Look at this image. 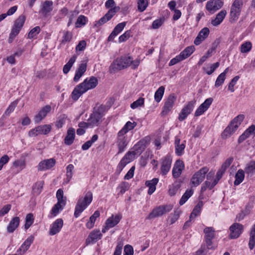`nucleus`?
Instances as JSON below:
<instances>
[{"label":"nucleus","instance_id":"nucleus-1","mask_svg":"<svg viewBox=\"0 0 255 255\" xmlns=\"http://www.w3.org/2000/svg\"><path fill=\"white\" fill-rule=\"evenodd\" d=\"M98 83V79L94 76L86 78L82 83L75 87L71 94L72 99L75 101L78 100L87 91L95 88Z\"/></svg>","mask_w":255,"mask_h":255},{"label":"nucleus","instance_id":"nucleus-2","mask_svg":"<svg viewBox=\"0 0 255 255\" xmlns=\"http://www.w3.org/2000/svg\"><path fill=\"white\" fill-rule=\"evenodd\" d=\"M106 111L107 109L105 105L97 104L94 108L93 113L88 119L90 127L99 126L102 122V118Z\"/></svg>","mask_w":255,"mask_h":255},{"label":"nucleus","instance_id":"nucleus-3","mask_svg":"<svg viewBox=\"0 0 255 255\" xmlns=\"http://www.w3.org/2000/svg\"><path fill=\"white\" fill-rule=\"evenodd\" d=\"M92 200L93 194L91 191L87 192L84 197H80L75 206L74 217L76 218H78L91 204Z\"/></svg>","mask_w":255,"mask_h":255},{"label":"nucleus","instance_id":"nucleus-4","mask_svg":"<svg viewBox=\"0 0 255 255\" xmlns=\"http://www.w3.org/2000/svg\"><path fill=\"white\" fill-rule=\"evenodd\" d=\"M132 63V57L123 56L115 60L110 67L111 73L121 70L129 66Z\"/></svg>","mask_w":255,"mask_h":255},{"label":"nucleus","instance_id":"nucleus-5","mask_svg":"<svg viewBox=\"0 0 255 255\" xmlns=\"http://www.w3.org/2000/svg\"><path fill=\"white\" fill-rule=\"evenodd\" d=\"M244 3L243 0H234L231 6L230 16L231 21H237L242 11Z\"/></svg>","mask_w":255,"mask_h":255},{"label":"nucleus","instance_id":"nucleus-6","mask_svg":"<svg viewBox=\"0 0 255 255\" xmlns=\"http://www.w3.org/2000/svg\"><path fill=\"white\" fill-rule=\"evenodd\" d=\"M172 209V206L170 205L159 206L152 210L146 217V219L151 220L161 216L163 214L169 212Z\"/></svg>","mask_w":255,"mask_h":255},{"label":"nucleus","instance_id":"nucleus-7","mask_svg":"<svg viewBox=\"0 0 255 255\" xmlns=\"http://www.w3.org/2000/svg\"><path fill=\"white\" fill-rule=\"evenodd\" d=\"M209 169L206 167H204L199 171L195 172L191 179V183L194 187L198 186L205 179V175Z\"/></svg>","mask_w":255,"mask_h":255},{"label":"nucleus","instance_id":"nucleus-8","mask_svg":"<svg viewBox=\"0 0 255 255\" xmlns=\"http://www.w3.org/2000/svg\"><path fill=\"white\" fill-rule=\"evenodd\" d=\"M120 9L119 6H115L114 8H111L104 16L101 17L98 21H95V26L98 27L106 23L111 19Z\"/></svg>","mask_w":255,"mask_h":255},{"label":"nucleus","instance_id":"nucleus-9","mask_svg":"<svg viewBox=\"0 0 255 255\" xmlns=\"http://www.w3.org/2000/svg\"><path fill=\"white\" fill-rule=\"evenodd\" d=\"M215 230L213 227H206L204 230V233L205 234V239L206 242V250L212 249V239L215 236Z\"/></svg>","mask_w":255,"mask_h":255},{"label":"nucleus","instance_id":"nucleus-10","mask_svg":"<svg viewBox=\"0 0 255 255\" xmlns=\"http://www.w3.org/2000/svg\"><path fill=\"white\" fill-rule=\"evenodd\" d=\"M195 103L196 101L194 100L188 102L187 105L184 107L179 115L178 119L180 121L185 120L192 112L194 108Z\"/></svg>","mask_w":255,"mask_h":255},{"label":"nucleus","instance_id":"nucleus-11","mask_svg":"<svg viewBox=\"0 0 255 255\" xmlns=\"http://www.w3.org/2000/svg\"><path fill=\"white\" fill-rule=\"evenodd\" d=\"M176 97L174 94H170L165 102L162 108L161 114L162 115H167L172 109L174 103L176 101Z\"/></svg>","mask_w":255,"mask_h":255},{"label":"nucleus","instance_id":"nucleus-12","mask_svg":"<svg viewBox=\"0 0 255 255\" xmlns=\"http://www.w3.org/2000/svg\"><path fill=\"white\" fill-rule=\"evenodd\" d=\"M127 137L124 134H120V132H118L117 145L118 148V153H121L124 151L126 146L128 145Z\"/></svg>","mask_w":255,"mask_h":255},{"label":"nucleus","instance_id":"nucleus-13","mask_svg":"<svg viewBox=\"0 0 255 255\" xmlns=\"http://www.w3.org/2000/svg\"><path fill=\"white\" fill-rule=\"evenodd\" d=\"M25 21V16L24 15H20L14 21V25L11 29L12 35H17Z\"/></svg>","mask_w":255,"mask_h":255},{"label":"nucleus","instance_id":"nucleus-14","mask_svg":"<svg viewBox=\"0 0 255 255\" xmlns=\"http://www.w3.org/2000/svg\"><path fill=\"white\" fill-rule=\"evenodd\" d=\"M244 227L242 224L234 223L230 228V237L231 239H237L243 231Z\"/></svg>","mask_w":255,"mask_h":255},{"label":"nucleus","instance_id":"nucleus-15","mask_svg":"<svg viewBox=\"0 0 255 255\" xmlns=\"http://www.w3.org/2000/svg\"><path fill=\"white\" fill-rule=\"evenodd\" d=\"M172 158L169 156H166L161 159L160 167L161 173L163 175L167 174L171 168Z\"/></svg>","mask_w":255,"mask_h":255},{"label":"nucleus","instance_id":"nucleus-16","mask_svg":"<svg viewBox=\"0 0 255 255\" xmlns=\"http://www.w3.org/2000/svg\"><path fill=\"white\" fill-rule=\"evenodd\" d=\"M223 5V2L221 0H210L207 2L206 9L210 12L213 13L221 8Z\"/></svg>","mask_w":255,"mask_h":255},{"label":"nucleus","instance_id":"nucleus-17","mask_svg":"<svg viewBox=\"0 0 255 255\" xmlns=\"http://www.w3.org/2000/svg\"><path fill=\"white\" fill-rule=\"evenodd\" d=\"M56 163L54 158L45 159L40 162L37 166L39 171H44L51 169Z\"/></svg>","mask_w":255,"mask_h":255},{"label":"nucleus","instance_id":"nucleus-18","mask_svg":"<svg viewBox=\"0 0 255 255\" xmlns=\"http://www.w3.org/2000/svg\"><path fill=\"white\" fill-rule=\"evenodd\" d=\"M63 226V221L62 219H56L51 225L49 234L53 236L58 233Z\"/></svg>","mask_w":255,"mask_h":255},{"label":"nucleus","instance_id":"nucleus-19","mask_svg":"<svg viewBox=\"0 0 255 255\" xmlns=\"http://www.w3.org/2000/svg\"><path fill=\"white\" fill-rule=\"evenodd\" d=\"M102 234L100 230H94L89 235L86 240L87 245L90 244H94L101 239Z\"/></svg>","mask_w":255,"mask_h":255},{"label":"nucleus","instance_id":"nucleus-20","mask_svg":"<svg viewBox=\"0 0 255 255\" xmlns=\"http://www.w3.org/2000/svg\"><path fill=\"white\" fill-rule=\"evenodd\" d=\"M184 164L183 162L180 160H177L174 165L172 169V175L175 178L179 177L184 169Z\"/></svg>","mask_w":255,"mask_h":255},{"label":"nucleus","instance_id":"nucleus-21","mask_svg":"<svg viewBox=\"0 0 255 255\" xmlns=\"http://www.w3.org/2000/svg\"><path fill=\"white\" fill-rule=\"evenodd\" d=\"M209 32V29L207 27H204L202 29L195 38L194 43L196 45L200 44L208 36Z\"/></svg>","mask_w":255,"mask_h":255},{"label":"nucleus","instance_id":"nucleus-22","mask_svg":"<svg viewBox=\"0 0 255 255\" xmlns=\"http://www.w3.org/2000/svg\"><path fill=\"white\" fill-rule=\"evenodd\" d=\"M53 2L51 0H45L42 3L40 12L44 15L47 16L53 10Z\"/></svg>","mask_w":255,"mask_h":255},{"label":"nucleus","instance_id":"nucleus-23","mask_svg":"<svg viewBox=\"0 0 255 255\" xmlns=\"http://www.w3.org/2000/svg\"><path fill=\"white\" fill-rule=\"evenodd\" d=\"M127 22H123L118 24L110 35L109 36L108 40L109 41H113L116 36H117L124 28L126 25Z\"/></svg>","mask_w":255,"mask_h":255},{"label":"nucleus","instance_id":"nucleus-24","mask_svg":"<svg viewBox=\"0 0 255 255\" xmlns=\"http://www.w3.org/2000/svg\"><path fill=\"white\" fill-rule=\"evenodd\" d=\"M51 109V108L49 105H46L43 107L38 114L34 117L35 122L36 123H39L50 112Z\"/></svg>","mask_w":255,"mask_h":255},{"label":"nucleus","instance_id":"nucleus-25","mask_svg":"<svg viewBox=\"0 0 255 255\" xmlns=\"http://www.w3.org/2000/svg\"><path fill=\"white\" fill-rule=\"evenodd\" d=\"M185 141L180 143V139L178 136H175V153L178 156L182 155L184 153V150L185 148Z\"/></svg>","mask_w":255,"mask_h":255},{"label":"nucleus","instance_id":"nucleus-26","mask_svg":"<svg viewBox=\"0 0 255 255\" xmlns=\"http://www.w3.org/2000/svg\"><path fill=\"white\" fill-rule=\"evenodd\" d=\"M34 240V236L32 235L30 236L21 245L20 248L17 251V252L18 253L19 252H22V254L24 253L28 250L31 244L33 242Z\"/></svg>","mask_w":255,"mask_h":255},{"label":"nucleus","instance_id":"nucleus-27","mask_svg":"<svg viewBox=\"0 0 255 255\" xmlns=\"http://www.w3.org/2000/svg\"><path fill=\"white\" fill-rule=\"evenodd\" d=\"M87 70V64L85 63H81L76 70L75 75L73 80L78 82L80 78L83 76Z\"/></svg>","mask_w":255,"mask_h":255},{"label":"nucleus","instance_id":"nucleus-28","mask_svg":"<svg viewBox=\"0 0 255 255\" xmlns=\"http://www.w3.org/2000/svg\"><path fill=\"white\" fill-rule=\"evenodd\" d=\"M75 136V130L73 128H69L67 130V135L64 139V143L67 145H71Z\"/></svg>","mask_w":255,"mask_h":255},{"label":"nucleus","instance_id":"nucleus-29","mask_svg":"<svg viewBox=\"0 0 255 255\" xmlns=\"http://www.w3.org/2000/svg\"><path fill=\"white\" fill-rule=\"evenodd\" d=\"M20 219L18 217L13 218L10 221L7 227V231L8 233H13L15 229L19 226Z\"/></svg>","mask_w":255,"mask_h":255},{"label":"nucleus","instance_id":"nucleus-30","mask_svg":"<svg viewBox=\"0 0 255 255\" xmlns=\"http://www.w3.org/2000/svg\"><path fill=\"white\" fill-rule=\"evenodd\" d=\"M226 14V10H222L217 14L216 18L212 20L211 24L215 26H218L223 21Z\"/></svg>","mask_w":255,"mask_h":255},{"label":"nucleus","instance_id":"nucleus-31","mask_svg":"<svg viewBox=\"0 0 255 255\" xmlns=\"http://www.w3.org/2000/svg\"><path fill=\"white\" fill-rule=\"evenodd\" d=\"M159 179L157 178H153L151 180H148L145 182V185L148 187V194L151 195L156 189V185L158 182Z\"/></svg>","mask_w":255,"mask_h":255},{"label":"nucleus","instance_id":"nucleus-32","mask_svg":"<svg viewBox=\"0 0 255 255\" xmlns=\"http://www.w3.org/2000/svg\"><path fill=\"white\" fill-rule=\"evenodd\" d=\"M203 205V201H200L198 203L190 215V219H195L197 216L200 215Z\"/></svg>","mask_w":255,"mask_h":255},{"label":"nucleus","instance_id":"nucleus-33","mask_svg":"<svg viewBox=\"0 0 255 255\" xmlns=\"http://www.w3.org/2000/svg\"><path fill=\"white\" fill-rule=\"evenodd\" d=\"M145 145L144 140H140L135 144L132 149L137 155H140L145 149Z\"/></svg>","mask_w":255,"mask_h":255},{"label":"nucleus","instance_id":"nucleus-34","mask_svg":"<svg viewBox=\"0 0 255 255\" xmlns=\"http://www.w3.org/2000/svg\"><path fill=\"white\" fill-rule=\"evenodd\" d=\"M136 123L135 122H128L124 127L119 131L120 134H126L128 131L133 129L136 126Z\"/></svg>","mask_w":255,"mask_h":255},{"label":"nucleus","instance_id":"nucleus-35","mask_svg":"<svg viewBox=\"0 0 255 255\" xmlns=\"http://www.w3.org/2000/svg\"><path fill=\"white\" fill-rule=\"evenodd\" d=\"M100 215V212L98 210L96 211L94 214L90 217L89 221L86 223V227L89 229H92L94 226L96 219L99 218Z\"/></svg>","mask_w":255,"mask_h":255},{"label":"nucleus","instance_id":"nucleus-36","mask_svg":"<svg viewBox=\"0 0 255 255\" xmlns=\"http://www.w3.org/2000/svg\"><path fill=\"white\" fill-rule=\"evenodd\" d=\"M237 128H235L234 126L231 123L225 128L222 133L223 138H227L233 133Z\"/></svg>","mask_w":255,"mask_h":255},{"label":"nucleus","instance_id":"nucleus-37","mask_svg":"<svg viewBox=\"0 0 255 255\" xmlns=\"http://www.w3.org/2000/svg\"><path fill=\"white\" fill-rule=\"evenodd\" d=\"M195 51V47L194 46H190L187 47L183 51H182L179 54L182 57L183 60L185 59L190 56Z\"/></svg>","mask_w":255,"mask_h":255},{"label":"nucleus","instance_id":"nucleus-38","mask_svg":"<svg viewBox=\"0 0 255 255\" xmlns=\"http://www.w3.org/2000/svg\"><path fill=\"white\" fill-rule=\"evenodd\" d=\"M13 166L16 168H18L19 171L24 169L26 167L25 159L21 157L19 159L15 160L13 162Z\"/></svg>","mask_w":255,"mask_h":255},{"label":"nucleus","instance_id":"nucleus-39","mask_svg":"<svg viewBox=\"0 0 255 255\" xmlns=\"http://www.w3.org/2000/svg\"><path fill=\"white\" fill-rule=\"evenodd\" d=\"M76 58L77 56L76 55H74L69 59V61L64 66L63 72L64 74H67L69 72L73 64L75 63Z\"/></svg>","mask_w":255,"mask_h":255},{"label":"nucleus","instance_id":"nucleus-40","mask_svg":"<svg viewBox=\"0 0 255 255\" xmlns=\"http://www.w3.org/2000/svg\"><path fill=\"white\" fill-rule=\"evenodd\" d=\"M245 177L244 171L242 169H239L235 175V180L234 185L237 186L243 182Z\"/></svg>","mask_w":255,"mask_h":255},{"label":"nucleus","instance_id":"nucleus-41","mask_svg":"<svg viewBox=\"0 0 255 255\" xmlns=\"http://www.w3.org/2000/svg\"><path fill=\"white\" fill-rule=\"evenodd\" d=\"M193 190L192 189L187 190L186 192L181 197L180 201L179 204L183 205L188 200V199L193 195Z\"/></svg>","mask_w":255,"mask_h":255},{"label":"nucleus","instance_id":"nucleus-42","mask_svg":"<svg viewBox=\"0 0 255 255\" xmlns=\"http://www.w3.org/2000/svg\"><path fill=\"white\" fill-rule=\"evenodd\" d=\"M165 88L163 86H160L155 92L154 94L155 101L159 103L162 99L164 93Z\"/></svg>","mask_w":255,"mask_h":255},{"label":"nucleus","instance_id":"nucleus-43","mask_svg":"<svg viewBox=\"0 0 255 255\" xmlns=\"http://www.w3.org/2000/svg\"><path fill=\"white\" fill-rule=\"evenodd\" d=\"M252 45L251 42L247 41L243 43L240 47V51L241 53H246L250 52L252 49Z\"/></svg>","mask_w":255,"mask_h":255},{"label":"nucleus","instance_id":"nucleus-44","mask_svg":"<svg viewBox=\"0 0 255 255\" xmlns=\"http://www.w3.org/2000/svg\"><path fill=\"white\" fill-rule=\"evenodd\" d=\"M43 184L44 182L42 181H40L35 183L33 186V193L36 194V195H39L41 192Z\"/></svg>","mask_w":255,"mask_h":255},{"label":"nucleus","instance_id":"nucleus-45","mask_svg":"<svg viewBox=\"0 0 255 255\" xmlns=\"http://www.w3.org/2000/svg\"><path fill=\"white\" fill-rule=\"evenodd\" d=\"M244 118V115H239L235 118L231 123L234 125L235 128H238Z\"/></svg>","mask_w":255,"mask_h":255},{"label":"nucleus","instance_id":"nucleus-46","mask_svg":"<svg viewBox=\"0 0 255 255\" xmlns=\"http://www.w3.org/2000/svg\"><path fill=\"white\" fill-rule=\"evenodd\" d=\"M34 217L32 213L28 214L25 218V223L24 225V228L27 230L33 223Z\"/></svg>","mask_w":255,"mask_h":255},{"label":"nucleus","instance_id":"nucleus-47","mask_svg":"<svg viewBox=\"0 0 255 255\" xmlns=\"http://www.w3.org/2000/svg\"><path fill=\"white\" fill-rule=\"evenodd\" d=\"M39 134H46L48 133L51 129V126L48 125L38 126Z\"/></svg>","mask_w":255,"mask_h":255},{"label":"nucleus","instance_id":"nucleus-48","mask_svg":"<svg viewBox=\"0 0 255 255\" xmlns=\"http://www.w3.org/2000/svg\"><path fill=\"white\" fill-rule=\"evenodd\" d=\"M144 99L142 97L139 98L137 100L130 104V108L135 109L139 107H142L144 105Z\"/></svg>","mask_w":255,"mask_h":255},{"label":"nucleus","instance_id":"nucleus-49","mask_svg":"<svg viewBox=\"0 0 255 255\" xmlns=\"http://www.w3.org/2000/svg\"><path fill=\"white\" fill-rule=\"evenodd\" d=\"M72 38V34L69 31H64L61 44H65L69 42Z\"/></svg>","mask_w":255,"mask_h":255},{"label":"nucleus","instance_id":"nucleus-50","mask_svg":"<svg viewBox=\"0 0 255 255\" xmlns=\"http://www.w3.org/2000/svg\"><path fill=\"white\" fill-rule=\"evenodd\" d=\"M87 21V18L86 16L83 15H80L77 18L76 22V27H79L82 25L86 24Z\"/></svg>","mask_w":255,"mask_h":255},{"label":"nucleus","instance_id":"nucleus-51","mask_svg":"<svg viewBox=\"0 0 255 255\" xmlns=\"http://www.w3.org/2000/svg\"><path fill=\"white\" fill-rule=\"evenodd\" d=\"M40 27L39 26H35L29 32L28 37L32 39L37 36L40 31Z\"/></svg>","mask_w":255,"mask_h":255},{"label":"nucleus","instance_id":"nucleus-52","mask_svg":"<svg viewBox=\"0 0 255 255\" xmlns=\"http://www.w3.org/2000/svg\"><path fill=\"white\" fill-rule=\"evenodd\" d=\"M245 171L247 174H252L255 173V162L251 161L247 166Z\"/></svg>","mask_w":255,"mask_h":255},{"label":"nucleus","instance_id":"nucleus-53","mask_svg":"<svg viewBox=\"0 0 255 255\" xmlns=\"http://www.w3.org/2000/svg\"><path fill=\"white\" fill-rule=\"evenodd\" d=\"M180 216V211L176 210L174 211L173 215L171 214V216L169 217L168 221L170 225L174 224L179 218Z\"/></svg>","mask_w":255,"mask_h":255},{"label":"nucleus","instance_id":"nucleus-54","mask_svg":"<svg viewBox=\"0 0 255 255\" xmlns=\"http://www.w3.org/2000/svg\"><path fill=\"white\" fill-rule=\"evenodd\" d=\"M62 203H59L58 202L52 208L51 211V214H53L54 216H55L59 212L60 210H62Z\"/></svg>","mask_w":255,"mask_h":255},{"label":"nucleus","instance_id":"nucleus-55","mask_svg":"<svg viewBox=\"0 0 255 255\" xmlns=\"http://www.w3.org/2000/svg\"><path fill=\"white\" fill-rule=\"evenodd\" d=\"M138 9L142 12L143 11L148 5V1L146 0H138Z\"/></svg>","mask_w":255,"mask_h":255},{"label":"nucleus","instance_id":"nucleus-56","mask_svg":"<svg viewBox=\"0 0 255 255\" xmlns=\"http://www.w3.org/2000/svg\"><path fill=\"white\" fill-rule=\"evenodd\" d=\"M56 197L58 202L59 203H62V205L65 206L66 204V201L63 199V191L62 189H59L56 192Z\"/></svg>","mask_w":255,"mask_h":255},{"label":"nucleus","instance_id":"nucleus-57","mask_svg":"<svg viewBox=\"0 0 255 255\" xmlns=\"http://www.w3.org/2000/svg\"><path fill=\"white\" fill-rule=\"evenodd\" d=\"M131 36L130 30L126 31L124 34L121 35L119 38L120 43L123 42L127 40Z\"/></svg>","mask_w":255,"mask_h":255},{"label":"nucleus","instance_id":"nucleus-58","mask_svg":"<svg viewBox=\"0 0 255 255\" xmlns=\"http://www.w3.org/2000/svg\"><path fill=\"white\" fill-rule=\"evenodd\" d=\"M225 79H226V77L224 76V74H220L218 76V77H217V78L216 80L215 86L216 87H218L221 86L224 83Z\"/></svg>","mask_w":255,"mask_h":255},{"label":"nucleus","instance_id":"nucleus-59","mask_svg":"<svg viewBox=\"0 0 255 255\" xmlns=\"http://www.w3.org/2000/svg\"><path fill=\"white\" fill-rule=\"evenodd\" d=\"M239 79V76H236L235 77H234L231 82H230L229 85H228V89L231 92H233L234 91V87L235 85L236 84L237 82Z\"/></svg>","mask_w":255,"mask_h":255},{"label":"nucleus","instance_id":"nucleus-60","mask_svg":"<svg viewBox=\"0 0 255 255\" xmlns=\"http://www.w3.org/2000/svg\"><path fill=\"white\" fill-rule=\"evenodd\" d=\"M133 249L131 246L127 245L125 246L124 255H133Z\"/></svg>","mask_w":255,"mask_h":255},{"label":"nucleus","instance_id":"nucleus-61","mask_svg":"<svg viewBox=\"0 0 255 255\" xmlns=\"http://www.w3.org/2000/svg\"><path fill=\"white\" fill-rule=\"evenodd\" d=\"M233 161V157H229L228 159L226 160V161L223 163L221 167L222 169L224 170L225 171L226 170V169L230 166V165L231 164Z\"/></svg>","mask_w":255,"mask_h":255},{"label":"nucleus","instance_id":"nucleus-62","mask_svg":"<svg viewBox=\"0 0 255 255\" xmlns=\"http://www.w3.org/2000/svg\"><path fill=\"white\" fill-rule=\"evenodd\" d=\"M17 103L16 101L11 103V104L8 106V107L5 111V115L6 116H9L10 114L14 111L15 108L17 105Z\"/></svg>","mask_w":255,"mask_h":255},{"label":"nucleus","instance_id":"nucleus-63","mask_svg":"<svg viewBox=\"0 0 255 255\" xmlns=\"http://www.w3.org/2000/svg\"><path fill=\"white\" fill-rule=\"evenodd\" d=\"M129 163V160L126 159L124 157L121 159L118 165V169L121 171L126 165Z\"/></svg>","mask_w":255,"mask_h":255},{"label":"nucleus","instance_id":"nucleus-64","mask_svg":"<svg viewBox=\"0 0 255 255\" xmlns=\"http://www.w3.org/2000/svg\"><path fill=\"white\" fill-rule=\"evenodd\" d=\"M207 251L205 245H202L200 248L196 252L195 255H206Z\"/></svg>","mask_w":255,"mask_h":255}]
</instances>
